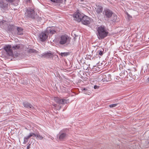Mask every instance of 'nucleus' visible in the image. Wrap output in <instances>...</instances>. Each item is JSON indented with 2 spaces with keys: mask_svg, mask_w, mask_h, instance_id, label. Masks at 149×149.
Listing matches in <instances>:
<instances>
[{
  "mask_svg": "<svg viewBox=\"0 0 149 149\" xmlns=\"http://www.w3.org/2000/svg\"><path fill=\"white\" fill-rule=\"evenodd\" d=\"M97 35L99 39L104 38L107 36L108 34V32L106 30L105 27L103 26L97 27Z\"/></svg>",
  "mask_w": 149,
  "mask_h": 149,
  "instance_id": "f257e3e1",
  "label": "nucleus"
},
{
  "mask_svg": "<svg viewBox=\"0 0 149 149\" xmlns=\"http://www.w3.org/2000/svg\"><path fill=\"white\" fill-rule=\"evenodd\" d=\"M15 0H0V8L3 12L8 10V4L7 3H12Z\"/></svg>",
  "mask_w": 149,
  "mask_h": 149,
  "instance_id": "f03ea898",
  "label": "nucleus"
},
{
  "mask_svg": "<svg viewBox=\"0 0 149 149\" xmlns=\"http://www.w3.org/2000/svg\"><path fill=\"white\" fill-rule=\"evenodd\" d=\"M25 14L27 17L32 19H36L37 17V14L35 12L33 8H29L27 9Z\"/></svg>",
  "mask_w": 149,
  "mask_h": 149,
  "instance_id": "7ed1b4c3",
  "label": "nucleus"
},
{
  "mask_svg": "<svg viewBox=\"0 0 149 149\" xmlns=\"http://www.w3.org/2000/svg\"><path fill=\"white\" fill-rule=\"evenodd\" d=\"M71 38L66 35H62L60 37L59 39V44L61 45H63L70 42Z\"/></svg>",
  "mask_w": 149,
  "mask_h": 149,
  "instance_id": "20e7f679",
  "label": "nucleus"
},
{
  "mask_svg": "<svg viewBox=\"0 0 149 149\" xmlns=\"http://www.w3.org/2000/svg\"><path fill=\"white\" fill-rule=\"evenodd\" d=\"M92 19L89 17L83 15L81 20L80 22L84 25H87L90 24L92 21Z\"/></svg>",
  "mask_w": 149,
  "mask_h": 149,
  "instance_id": "39448f33",
  "label": "nucleus"
},
{
  "mask_svg": "<svg viewBox=\"0 0 149 149\" xmlns=\"http://www.w3.org/2000/svg\"><path fill=\"white\" fill-rule=\"evenodd\" d=\"M83 14L79 13L78 11L75 13L73 15V17L74 20L78 22H80L81 20L82 17L83 16Z\"/></svg>",
  "mask_w": 149,
  "mask_h": 149,
  "instance_id": "423d86ee",
  "label": "nucleus"
},
{
  "mask_svg": "<svg viewBox=\"0 0 149 149\" xmlns=\"http://www.w3.org/2000/svg\"><path fill=\"white\" fill-rule=\"evenodd\" d=\"M4 50L6 51L7 54L10 56H13V52L12 49V46L10 45H7L4 46Z\"/></svg>",
  "mask_w": 149,
  "mask_h": 149,
  "instance_id": "0eeeda50",
  "label": "nucleus"
},
{
  "mask_svg": "<svg viewBox=\"0 0 149 149\" xmlns=\"http://www.w3.org/2000/svg\"><path fill=\"white\" fill-rule=\"evenodd\" d=\"M54 100L56 102L59 104H64L68 102V100L65 99H60L58 97H54Z\"/></svg>",
  "mask_w": 149,
  "mask_h": 149,
  "instance_id": "6e6552de",
  "label": "nucleus"
},
{
  "mask_svg": "<svg viewBox=\"0 0 149 149\" xmlns=\"http://www.w3.org/2000/svg\"><path fill=\"white\" fill-rule=\"evenodd\" d=\"M47 38V36L46 33L44 32H42L39 34L38 36L39 39L42 42L45 41Z\"/></svg>",
  "mask_w": 149,
  "mask_h": 149,
  "instance_id": "1a4fd4ad",
  "label": "nucleus"
},
{
  "mask_svg": "<svg viewBox=\"0 0 149 149\" xmlns=\"http://www.w3.org/2000/svg\"><path fill=\"white\" fill-rule=\"evenodd\" d=\"M55 28L52 26L51 27H47L46 29V32L48 34H53L56 32Z\"/></svg>",
  "mask_w": 149,
  "mask_h": 149,
  "instance_id": "9d476101",
  "label": "nucleus"
},
{
  "mask_svg": "<svg viewBox=\"0 0 149 149\" xmlns=\"http://www.w3.org/2000/svg\"><path fill=\"white\" fill-rule=\"evenodd\" d=\"M104 13L106 17L108 18L110 17L113 14V12L111 10L107 9H104Z\"/></svg>",
  "mask_w": 149,
  "mask_h": 149,
  "instance_id": "9b49d317",
  "label": "nucleus"
},
{
  "mask_svg": "<svg viewBox=\"0 0 149 149\" xmlns=\"http://www.w3.org/2000/svg\"><path fill=\"white\" fill-rule=\"evenodd\" d=\"M15 29L16 28L17 31V34L19 35H22L23 34V29L20 27H17L14 25H12Z\"/></svg>",
  "mask_w": 149,
  "mask_h": 149,
  "instance_id": "f8f14e48",
  "label": "nucleus"
},
{
  "mask_svg": "<svg viewBox=\"0 0 149 149\" xmlns=\"http://www.w3.org/2000/svg\"><path fill=\"white\" fill-rule=\"evenodd\" d=\"M24 106L26 108L29 109L31 110H33L34 108L30 104L27 102H24L23 103Z\"/></svg>",
  "mask_w": 149,
  "mask_h": 149,
  "instance_id": "ddd939ff",
  "label": "nucleus"
},
{
  "mask_svg": "<svg viewBox=\"0 0 149 149\" xmlns=\"http://www.w3.org/2000/svg\"><path fill=\"white\" fill-rule=\"evenodd\" d=\"M66 136V134L65 133L62 132L61 131L57 135V137H59L60 140H62L64 139Z\"/></svg>",
  "mask_w": 149,
  "mask_h": 149,
  "instance_id": "4468645a",
  "label": "nucleus"
},
{
  "mask_svg": "<svg viewBox=\"0 0 149 149\" xmlns=\"http://www.w3.org/2000/svg\"><path fill=\"white\" fill-rule=\"evenodd\" d=\"M43 56L46 58H53V54L51 52H48L45 53Z\"/></svg>",
  "mask_w": 149,
  "mask_h": 149,
  "instance_id": "2eb2a0df",
  "label": "nucleus"
},
{
  "mask_svg": "<svg viewBox=\"0 0 149 149\" xmlns=\"http://www.w3.org/2000/svg\"><path fill=\"white\" fill-rule=\"evenodd\" d=\"M95 11L97 14H100L101 13L103 10V8L101 6H98L95 8Z\"/></svg>",
  "mask_w": 149,
  "mask_h": 149,
  "instance_id": "dca6fc26",
  "label": "nucleus"
},
{
  "mask_svg": "<svg viewBox=\"0 0 149 149\" xmlns=\"http://www.w3.org/2000/svg\"><path fill=\"white\" fill-rule=\"evenodd\" d=\"M83 93L86 94L90 95L91 94V92L90 91L88 90L86 88H83L81 89Z\"/></svg>",
  "mask_w": 149,
  "mask_h": 149,
  "instance_id": "f3484780",
  "label": "nucleus"
},
{
  "mask_svg": "<svg viewBox=\"0 0 149 149\" xmlns=\"http://www.w3.org/2000/svg\"><path fill=\"white\" fill-rule=\"evenodd\" d=\"M35 137L37 139L39 140H42L43 138V137L42 135H40L39 132H37L35 134Z\"/></svg>",
  "mask_w": 149,
  "mask_h": 149,
  "instance_id": "a211bd4d",
  "label": "nucleus"
},
{
  "mask_svg": "<svg viewBox=\"0 0 149 149\" xmlns=\"http://www.w3.org/2000/svg\"><path fill=\"white\" fill-rule=\"evenodd\" d=\"M21 46V45L20 44H17L15 45L12 46V48L14 50H17L19 49Z\"/></svg>",
  "mask_w": 149,
  "mask_h": 149,
  "instance_id": "6ab92c4d",
  "label": "nucleus"
},
{
  "mask_svg": "<svg viewBox=\"0 0 149 149\" xmlns=\"http://www.w3.org/2000/svg\"><path fill=\"white\" fill-rule=\"evenodd\" d=\"M128 74V73L126 71H123L122 72L120 73V76H123L124 77V76H126Z\"/></svg>",
  "mask_w": 149,
  "mask_h": 149,
  "instance_id": "aec40b11",
  "label": "nucleus"
},
{
  "mask_svg": "<svg viewBox=\"0 0 149 149\" xmlns=\"http://www.w3.org/2000/svg\"><path fill=\"white\" fill-rule=\"evenodd\" d=\"M59 54L62 57L67 56L69 55V53L68 52H61L60 53L59 52Z\"/></svg>",
  "mask_w": 149,
  "mask_h": 149,
  "instance_id": "412c9836",
  "label": "nucleus"
},
{
  "mask_svg": "<svg viewBox=\"0 0 149 149\" xmlns=\"http://www.w3.org/2000/svg\"><path fill=\"white\" fill-rule=\"evenodd\" d=\"M29 138L27 136H25L24 138V141L23 144H26L28 141Z\"/></svg>",
  "mask_w": 149,
  "mask_h": 149,
  "instance_id": "4be33fe9",
  "label": "nucleus"
},
{
  "mask_svg": "<svg viewBox=\"0 0 149 149\" xmlns=\"http://www.w3.org/2000/svg\"><path fill=\"white\" fill-rule=\"evenodd\" d=\"M35 134L33 132H30L29 134L27 136L30 138L31 137H35Z\"/></svg>",
  "mask_w": 149,
  "mask_h": 149,
  "instance_id": "5701e85b",
  "label": "nucleus"
},
{
  "mask_svg": "<svg viewBox=\"0 0 149 149\" xmlns=\"http://www.w3.org/2000/svg\"><path fill=\"white\" fill-rule=\"evenodd\" d=\"M104 51V49H102L100 50H99L97 52L100 55L102 56L103 54V52Z\"/></svg>",
  "mask_w": 149,
  "mask_h": 149,
  "instance_id": "b1692460",
  "label": "nucleus"
},
{
  "mask_svg": "<svg viewBox=\"0 0 149 149\" xmlns=\"http://www.w3.org/2000/svg\"><path fill=\"white\" fill-rule=\"evenodd\" d=\"M118 104H111L109 105V107L110 108H113V107H116L117 105Z\"/></svg>",
  "mask_w": 149,
  "mask_h": 149,
  "instance_id": "393cba45",
  "label": "nucleus"
},
{
  "mask_svg": "<svg viewBox=\"0 0 149 149\" xmlns=\"http://www.w3.org/2000/svg\"><path fill=\"white\" fill-rule=\"evenodd\" d=\"M51 1L54 3H59L61 2V0H50Z\"/></svg>",
  "mask_w": 149,
  "mask_h": 149,
  "instance_id": "a878e982",
  "label": "nucleus"
},
{
  "mask_svg": "<svg viewBox=\"0 0 149 149\" xmlns=\"http://www.w3.org/2000/svg\"><path fill=\"white\" fill-rule=\"evenodd\" d=\"M6 22L4 20H2L0 21V25H3Z\"/></svg>",
  "mask_w": 149,
  "mask_h": 149,
  "instance_id": "bb28decb",
  "label": "nucleus"
},
{
  "mask_svg": "<svg viewBox=\"0 0 149 149\" xmlns=\"http://www.w3.org/2000/svg\"><path fill=\"white\" fill-rule=\"evenodd\" d=\"M36 51L33 49H30L29 50V52L34 53L36 52Z\"/></svg>",
  "mask_w": 149,
  "mask_h": 149,
  "instance_id": "cd10ccee",
  "label": "nucleus"
},
{
  "mask_svg": "<svg viewBox=\"0 0 149 149\" xmlns=\"http://www.w3.org/2000/svg\"><path fill=\"white\" fill-rule=\"evenodd\" d=\"M99 69L97 67H94L93 68V70H97V71L98 70H99Z\"/></svg>",
  "mask_w": 149,
  "mask_h": 149,
  "instance_id": "c85d7f7f",
  "label": "nucleus"
},
{
  "mask_svg": "<svg viewBox=\"0 0 149 149\" xmlns=\"http://www.w3.org/2000/svg\"><path fill=\"white\" fill-rule=\"evenodd\" d=\"M99 86L97 85H95L94 86V88L95 89H98L99 88Z\"/></svg>",
  "mask_w": 149,
  "mask_h": 149,
  "instance_id": "c756f323",
  "label": "nucleus"
},
{
  "mask_svg": "<svg viewBox=\"0 0 149 149\" xmlns=\"http://www.w3.org/2000/svg\"><path fill=\"white\" fill-rule=\"evenodd\" d=\"M31 144H29L27 146V149H29L30 148V146Z\"/></svg>",
  "mask_w": 149,
  "mask_h": 149,
  "instance_id": "7c9ffc66",
  "label": "nucleus"
},
{
  "mask_svg": "<svg viewBox=\"0 0 149 149\" xmlns=\"http://www.w3.org/2000/svg\"><path fill=\"white\" fill-rule=\"evenodd\" d=\"M26 1L27 2H30V0H26Z\"/></svg>",
  "mask_w": 149,
  "mask_h": 149,
  "instance_id": "2f4dec72",
  "label": "nucleus"
},
{
  "mask_svg": "<svg viewBox=\"0 0 149 149\" xmlns=\"http://www.w3.org/2000/svg\"><path fill=\"white\" fill-rule=\"evenodd\" d=\"M127 16L128 17H131L130 16V15L129 14H127Z\"/></svg>",
  "mask_w": 149,
  "mask_h": 149,
  "instance_id": "473e14b6",
  "label": "nucleus"
},
{
  "mask_svg": "<svg viewBox=\"0 0 149 149\" xmlns=\"http://www.w3.org/2000/svg\"><path fill=\"white\" fill-rule=\"evenodd\" d=\"M53 106H54V107H56V104H53Z\"/></svg>",
  "mask_w": 149,
  "mask_h": 149,
  "instance_id": "72a5a7b5",
  "label": "nucleus"
},
{
  "mask_svg": "<svg viewBox=\"0 0 149 149\" xmlns=\"http://www.w3.org/2000/svg\"><path fill=\"white\" fill-rule=\"evenodd\" d=\"M148 81H149V78H148Z\"/></svg>",
  "mask_w": 149,
  "mask_h": 149,
  "instance_id": "f704fd0d",
  "label": "nucleus"
},
{
  "mask_svg": "<svg viewBox=\"0 0 149 149\" xmlns=\"http://www.w3.org/2000/svg\"><path fill=\"white\" fill-rule=\"evenodd\" d=\"M13 30V29H11V30Z\"/></svg>",
  "mask_w": 149,
  "mask_h": 149,
  "instance_id": "c9c22d12",
  "label": "nucleus"
}]
</instances>
